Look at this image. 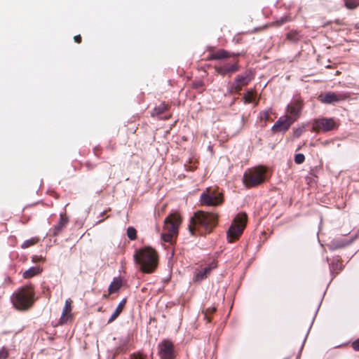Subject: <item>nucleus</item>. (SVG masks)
Returning a JSON list of instances; mask_svg holds the SVG:
<instances>
[{
  "instance_id": "obj_33",
  "label": "nucleus",
  "mask_w": 359,
  "mask_h": 359,
  "mask_svg": "<svg viewBox=\"0 0 359 359\" xmlns=\"http://www.w3.org/2000/svg\"><path fill=\"white\" fill-rule=\"evenodd\" d=\"M203 86V82L201 81H198L193 83V88L195 89L201 88Z\"/></svg>"
},
{
  "instance_id": "obj_31",
  "label": "nucleus",
  "mask_w": 359,
  "mask_h": 359,
  "mask_svg": "<svg viewBox=\"0 0 359 359\" xmlns=\"http://www.w3.org/2000/svg\"><path fill=\"white\" fill-rule=\"evenodd\" d=\"M304 127L298 128L294 130V133H293L294 136L295 137H299V136L302 135V134L304 133Z\"/></svg>"
},
{
  "instance_id": "obj_26",
  "label": "nucleus",
  "mask_w": 359,
  "mask_h": 359,
  "mask_svg": "<svg viewBox=\"0 0 359 359\" xmlns=\"http://www.w3.org/2000/svg\"><path fill=\"white\" fill-rule=\"evenodd\" d=\"M127 236L130 240H135L137 238V231L135 228L130 226L127 229Z\"/></svg>"
},
{
  "instance_id": "obj_27",
  "label": "nucleus",
  "mask_w": 359,
  "mask_h": 359,
  "mask_svg": "<svg viewBox=\"0 0 359 359\" xmlns=\"http://www.w3.org/2000/svg\"><path fill=\"white\" fill-rule=\"evenodd\" d=\"M299 38H300L299 34L297 32H294V31H291L287 34V39L291 41H297L299 39Z\"/></svg>"
},
{
  "instance_id": "obj_20",
  "label": "nucleus",
  "mask_w": 359,
  "mask_h": 359,
  "mask_svg": "<svg viewBox=\"0 0 359 359\" xmlns=\"http://www.w3.org/2000/svg\"><path fill=\"white\" fill-rule=\"evenodd\" d=\"M122 285V280L119 278H114L113 281L109 286L108 291L109 294L117 292Z\"/></svg>"
},
{
  "instance_id": "obj_3",
  "label": "nucleus",
  "mask_w": 359,
  "mask_h": 359,
  "mask_svg": "<svg viewBox=\"0 0 359 359\" xmlns=\"http://www.w3.org/2000/svg\"><path fill=\"white\" fill-rule=\"evenodd\" d=\"M181 224V217L177 213L168 216L164 221V226L161 238L164 242L172 243L178 233V228Z\"/></svg>"
},
{
  "instance_id": "obj_34",
  "label": "nucleus",
  "mask_w": 359,
  "mask_h": 359,
  "mask_svg": "<svg viewBox=\"0 0 359 359\" xmlns=\"http://www.w3.org/2000/svg\"><path fill=\"white\" fill-rule=\"evenodd\" d=\"M74 39L76 43H79L81 41V35H76L74 37Z\"/></svg>"
},
{
  "instance_id": "obj_29",
  "label": "nucleus",
  "mask_w": 359,
  "mask_h": 359,
  "mask_svg": "<svg viewBox=\"0 0 359 359\" xmlns=\"http://www.w3.org/2000/svg\"><path fill=\"white\" fill-rule=\"evenodd\" d=\"M305 160L304 155L302 154H297L294 156V162L297 164H301Z\"/></svg>"
},
{
  "instance_id": "obj_28",
  "label": "nucleus",
  "mask_w": 359,
  "mask_h": 359,
  "mask_svg": "<svg viewBox=\"0 0 359 359\" xmlns=\"http://www.w3.org/2000/svg\"><path fill=\"white\" fill-rule=\"evenodd\" d=\"M272 113L271 109H268L260 113V119L264 121H267L269 119V116Z\"/></svg>"
},
{
  "instance_id": "obj_25",
  "label": "nucleus",
  "mask_w": 359,
  "mask_h": 359,
  "mask_svg": "<svg viewBox=\"0 0 359 359\" xmlns=\"http://www.w3.org/2000/svg\"><path fill=\"white\" fill-rule=\"evenodd\" d=\"M39 239L36 238H32L30 239L26 240L23 242L21 247L22 248H27L32 245H34L35 243L38 242Z\"/></svg>"
},
{
  "instance_id": "obj_21",
  "label": "nucleus",
  "mask_w": 359,
  "mask_h": 359,
  "mask_svg": "<svg viewBox=\"0 0 359 359\" xmlns=\"http://www.w3.org/2000/svg\"><path fill=\"white\" fill-rule=\"evenodd\" d=\"M41 269L39 267H31L29 269L26 270L22 276L25 278H32L36 275H38L41 273Z\"/></svg>"
},
{
  "instance_id": "obj_12",
  "label": "nucleus",
  "mask_w": 359,
  "mask_h": 359,
  "mask_svg": "<svg viewBox=\"0 0 359 359\" xmlns=\"http://www.w3.org/2000/svg\"><path fill=\"white\" fill-rule=\"evenodd\" d=\"M215 69L218 74L222 76L226 75L231 76V74L239 70V65L238 62H236L231 65L226 64L221 66H215Z\"/></svg>"
},
{
  "instance_id": "obj_13",
  "label": "nucleus",
  "mask_w": 359,
  "mask_h": 359,
  "mask_svg": "<svg viewBox=\"0 0 359 359\" xmlns=\"http://www.w3.org/2000/svg\"><path fill=\"white\" fill-rule=\"evenodd\" d=\"M302 109L301 100H296L287 105V114L290 118H294V121L299 117Z\"/></svg>"
},
{
  "instance_id": "obj_5",
  "label": "nucleus",
  "mask_w": 359,
  "mask_h": 359,
  "mask_svg": "<svg viewBox=\"0 0 359 359\" xmlns=\"http://www.w3.org/2000/svg\"><path fill=\"white\" fill-rule=\"evenodd\" d=\"M34 290L31 286L22 287L13 295L12 301L19 310H26L33 304Z\"/></svg>"
},
{
  "instance_id": "obj_9",
  "label": "nucleus",
  "mask_w": 359,
  "mask_h": 359,
  "mask_svg": "<svg viewBox=\"0 0 359 359\" xmlns=\"http://www.w3.org/2000/svg\"><path fill=\"white\" fill-rule=\"evenodd\" d=\"M254 78V74L252 71L248 70L241 74H238L231 88L236 92H239L242 88L247 86Z\"/></svg>"
},
{
  "instance_id": "obj_23",
  "label": "nucleus",
  "mask_w": 359,
  "mask_h": 359,
  "mask_svg": "<svg viewBox=\"0 0 359 359\" xmlns=\"http://www.w3.org/2000/svg\"><path fill=\"white\" fill-rule=\"evenodd\" d=\"M243 101L245 104L253 102L255 99L254 91L252 90H248L243 95Z\"/></svg>"
},
{
  "instance_id": "obj_30",
  "label": "nucleus",
  "mask_w": 359,
  "mask_h": 359,
  "mask_svg": "<svg viewBox=\"0 0 359 359\" xmlns=\"http://www.w3.org/2000/svg\"><path fill=\"white\" fill-rule=\"evenodd\" d=\"M8 352L7 349L6 348L3 347L0 350V359H6L8 358Z\"/></svg>"
},
{
  "instance_id": "obj_7",
  "label": "nucleus",
  "mask_w": 359,
  "mask_h": 359,
  "mask_svg": "<svg viewBox=\"0 0 359 359\" xmlns=\"http://www.w3.org/2000/svg\"><path fill=\"white\" fill-rule=\"evenodd\" d=\"M200 201L202 205L217 206L223 201V195L211 188H208L201 196Z\"/></svg>"
},
{
  "instance_id": "obj_15",
  "label": "nucleus",
  "mask_w": 359,
  "mask_h": 359,
  "mask_svg": "<svg viewBox=\"0 0 359 359\" xmlns=\"http://www.w3.org/2000/svg\"><path fill=\"white\" fill-rule=\"evenodd\" d=\"M236 55H238V53L235 54L230 53L224 49H219L215 52L210 53L208 57V60H222Z\"/></svg>"
},
{
  "instance_id": "obj_24",
  "label": "nucleus",
  "mask_w": 359,
  "mask_h": 359,
  "mask_svg": "<svg viewBox=\"0 0 359 359\" xmlns=\"http://www.w3.org/2000/svg\"><path fill=\"white\" fill-rule=\"evenodd\" d=\"M344 1L348 9H355L359 6V0H344Z\"/></svg>"
},
{
  "instance_id": "obj_17",
  "label": "nucleus",
  "mask_w": 359,
  "mask_h": 359,
  "mask_svg": "<svg viewBox=\"0 0 359 359\" xmlns=\"http://www.w3.org/2000/svg\"><path fill=\"white\" fill-rule=\"evenodd\" d=\"M72 300L71 299H67L65 301V306L63 308L62 313L60 318V323L61 324L66 323L72 318Z\"/></svg>"
},
{
  "instance_id": "obj_32",
  "label": "nucleus",
  "mask_w": 359,
  "mask_h": 359,
  "mask_svg": "<svg viewBox=\"0 0 359 359\" xmlns=\"http://www.w3.org/2000/svg\"><path fill=\"white\" fill-rule=\"evenodd\" d=\"M351 346L355 351H359V338L352 342Z\"/></svg>"
},
{
  "instance_id": "obj_11",
  "label": "nucleus",
  "mask_w": 359,
  "mask_h": 359,
  "mask_svg": "<svg viewBox=\"0 0 359 359\" xmlns=\"http://www.w3.org/2000/svg\"><path fill=\"white\" fill-rule=\"evenodd\" d=\"M294 122V118H290L287 114L279 118L276 123L272 127V130L276 132H285L290 126Z\"/></svg>"
},
{
  "instance_id": "obj_19",
  "label": "nucleus",
  "mask_w": 359,
  "mask_h": 359,
  "mask_svg": "<svg viewBox=\"0 0 359 359\" xmlns=\"http://www.w3.org/2000/svg\"><path fill=\"white\" fill-rule=\"evenodd\" d=\"M126 299H123L120 302V303L117 306L116 310L114 311V312L112 313L110 318L109 319V320H108L109 323H112L114 320H115L118 318V316L122 312V311L126 305Z\"/></svg>"
},
{
  "instance_id": "obj_18",
  "label": "nucleus",
  "mask_w": 359,
  "mask_h": 359,
  "mask_svg": "<svg viewBox=\"0 0 359 359\" xmlns=\"http://www.w3.org/2000/svg\"><path fill=\"white\" fill-rule=\"evenodd\" d=\"M68 223V218L65 215H60V220L53 229V235L57 236Z\"/></svg>"
},
{
  "instance_id": "obj_14",
  "label": "nucleus",
  "mask_w": 359,
  "mask_h": 359,
  "mask_svg": "<svg viewBox=\"0 0 359 359\" xmlns=\"http://www.w3.org/2000/svg\"><path fill=\"white\" fill-rule=\"evenodd\" d=\"M217 267L216 264L214 262L209 264L208 266L201 269H196L194 273V280L196 282L201 281L205 279L210 273L211 271Z\"/></svg>"
},
{
  "instance_id": "obj_16",
  "label": "nucleus",
  "mask_w": 359,
  "mask_h": 359,
  "mask_svg": "<svg viewBox=\"0 0 359 359\" xmlns=\"http://www.w3.org/2000/svg\"><path fill=\"white\" fill-rule=\"evenodd\" d=\"M320 100L324 103H332L335 102H339L346 98L344 95L337 94L336 93L329 92L326 93L323 97L320 96Z\"/></svg>"
},
{
  "instance_id": "obj_4",
  "label": "nucleus",
  "mask_w": 359,
  "mask_h": 359,
  "mask_svg": "<svg viewBox=\"0 0 359 359\" xmlns=\"http://www.w3.org/2000/svg\"><path fill=\"white\" fill-rule=\"evenodd\" d=\"M266 168L264 166H256L248 169L243 174V182L248 187H257L264 182Z\"/></svg>"
},
{
  "instance_id": "obj_22",
  "label": "nucleus",
  "mask_w": 359,
  "mask_h": 359,
  "mask_svg": "<svg viewBox=\"0 0 359 359\" xmlns=\"http://www.w3.org/2000/svg\"><path fill=\"white\" fill-rule=\"evenodd\" d=\"M167 110V105L164 103L161 104L158 107H155L151 113L152 116H160Z\"/></svg>"
},
{
  "instance_id": "obj_2",
  "label": "nucleus",
  "mask_w": 359,
  "mask_h": 359,
  "mask_svg": "<svg viewBox=\"0 0 359 359\" xmlns=\"http://www.w3.org/2000/svg\"><path fill=\"white\" fill-rule=\"evenodd\" d=\"M217 222V215L216 214L198 211L191 218L189 229L191 234H194V231L200 226L210 232L212 229L216 226Z\"/></svg>"
},
{
  "instance_id": "obj_6",
  "label": "nucleus",
  "mask_w": 359,
  "mask_h": 359,
  "mask_svg": "<svg viewBox=\"0 0 359 359\" xmlns=\"http://www.w3.org/2000/svg\"><path fill=\"white\" fill-rule=\"evenodd\" d=\"M248 216L244 212L238 213L234 218L227 231V240L233 243L243 233L247 223Z\"/></svg>"
},
{
  "instance_id": "obj_10",
  "label": "nucleus",
  "mask_w": 359,
  "mask_h": 359,
  "mask_svg": "<svg viewBox=\"0 0 359 359\" xmlns=\"http://www.w3.org/2000/svg\"><path fill=\"white\" fill-rule=\"evenodd\" d=\"M334 127L335 122L333 118H322L314 121L312 131L319 132L322 130L323 132H327L333 130Z\"/></svg>"
},
{
  "instance_id": "obj_1",
  "label": "nucleus",
  "mask_w": 359,
  "mask_h": 359,
  "mask_svg": "<svg viewBox=\"0 0 359 359\" xmlns=\"http://www.w3.org/2000/svg\"><path fill=\"white\" fill-rule=\"evenodd\" d=\"M134 259L135 262L140 265V269L144 273H152L157 267V252L150 247L140 249L134 255Z\"/></svg>"
},
{
  "instance_id": "obj_8",
  "label": "nucleus",
  "mask_w": 359,
  "mask_h": 359,
  "mask_svg": "<svg viewBox=\"0 0 359 359\" xmlns=\"http://www.w3.org/2000/svg\"><path fill=\"white\" fill-rule=\"evenodd\" d=\"M158 355L161 359H175L174 345L168 339H164L158 344Z\"/></svg>"
}]
</instances>
